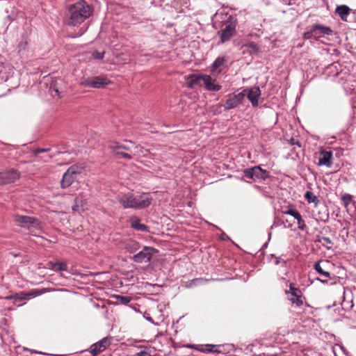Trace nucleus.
Returning a JSON list of instances; mask_svg holds the SVG:
<instances>
[{"mask_svg":"<svg viewBox=\"0 0 356 356\" xmlns=\"http://www.w3.org/2000/svg\"><path fill=\"white\" fill-rule=\"evenodd\" d=\"M93 8L87 1L79 0L69 6L67 17V24L77 26L89 18L93 13Z\"/></svg>","mask_w":356,"mask_h":356,"instance_id":"1","label":"nucleus"},{"mask_svg":"<svg viewBox=\"0 0 356 356\" xmlns=\"http://www.w3.org/2000/svg\"><path fill=\"white\" fill-rule=\"evenodd\" d=\"M118 200L124 209H143L151 204L152 197L149 193L135 196L129 193L119 196Z\"/></svg>","mask_w":356,"mask_h":356,"instance_id":"2","label":"nucleus"},{"mask_svg":"<svg viewBox=\"0 0 356 356\" xmlns=\"http://www.w3.org/2000/svg\"><path fill=\"white\" fill-rule=\"evenodd\" d=\"M83 168L81 165H73L70 166L64 173L60 182L61 187L66 188L69 187L76 179L78 175L81 174Z\"/></svg>","mask_w":356,"mask_h":356,"instance_id":"3","label":"nucleus"},{"mask_svg":"<svg viewBox=\"0 0 356 356\" xmlns=\"http://www.w3.org/2000/svg\"><path fill=\"white\" fill-rule=\"evenodd\" d=\"M332 30L329 26L322 24H316L312 26L309 31H306L303 34L304 39L317 38L323 35H332Z\"/></svg>","mask_w":356,"mask_h":356,"instance_id":"4","label":"nucleus"},{"mask_svg":"<svg viewBox=\"0 0 356 356\" xmlns=\"http://www.w3.org/2000/svg\"><path fill=\"white\" fill-rule=\"evenodd\" d=\"M158 252V250L152 247L145 246L138 253L134 254L132 257L134 261L136 263H147Z\"/></svg>","mask_w":356,"mask_h":356,"instance_id":"5","label":"nucleus"},{"mask_svg":"<svg viewBox=\"0 0 356 356\" xmlns=\"http://www.w3.org/2000/svg\"><path fill=\"white\" fill-rule=\"evenodd\" d=\"M110 83L108 79L104 77L95 76L92 78H87L80 82V86L84 87H90L92 88H101Z\"/></svg>","mask_w":356,"mask_h":356,"instance_id":"6","label":"nucleus"},{"mask_svg":"<svg viewBox=\"0 0 356 356\" xmlns=\"http://www.w3.org/2000/svg\"><path fill=\"white\" fill-rule=\"evenodd\" d=\"M245 90L238 94H229L227 96V100L224 104L225 109L229 110L236 108L242 103L245 97Z\"/></svg>","mask_w":356,"mask_h":356,"instance_id":"7","label":"nucleus"},{"mask_svg":"<svg viewBox=\"0 0 356 356\" xmlns=\"http://www.w3.org/2000/svg\"><path fill=\"white\" fill-rule=\"evenodd\" d=\"M244 176L247 178L255 179H265L268 176L266 170H263L260 166H254L247 168L243 171Z\"/></svg>","mask_w":356,"mask_h":356,"instance_id":"8","label":"nucleus"},{"mask_svg":"<svg viewBox=\"0 0 356 356\" xmlns=\"http://www.w3.org/2000/svg\"><path fill=\"white\" fill-rule=\"evenodd\" d=\"M288 299L293 303L296 305L298 307L301 306L303 304L302 296L301 291L290 284L289 290L286 291Z\"/></svg>","mask_w":356,"mask_h":356,"instance_id":"9","label":"nucleus"},{"mask_svg":"<svg viewBox=\"0 0 356 356\" xmlns=\"http://www.w3.org/2000/svg\"><path fill=\"white\" fill-rule=\"evenodd\" d=\"M14 220L19 226L26 227L28 228L31 227H36L39 225L38 220L36 218L26 216L15 215L14 217Z\"/></svg>","mask_w":356,"mask_h":356,"instance_id":"10","label":"nucleus"},{"mask_svg":"<svg viewBox=\"0 0 356 356\" xmlns=\"http://www.w3.org/2000/svg\"><path fill=\"white\" fill-rule=\"evenodd\" d=\"M111 344V339L108 337H104L99 341L92 344L90 347L89 352L93 355L96 356L99 353L105 350Z\"/></svg>","mask_w":356,"mask_h":356,"instance_id":"11","label":"nucleus"},{"mask_svg":"<svg viewBox=\"0 0 356 356\" xmlns=\"http://www.w3.org/2000/svg\"><path fill=\"white\" fill-rule=\"evenodd\" d=\"M19 178V173L15 170L0 172V183L8 184L15 182Z\"/></svg>","mask_w":356,"mask_h":356,"instance_id":"12","label":"nucleus"},{"mask_svg":"<svg viewBox=\"0 0 356 356\" xmlns=\"http://www.w3.org/2000/svg\"><path fill=\"white\" fill-rule=\"evenodd\" d=\"M236 33V25L232 22H227L222 30L220 41L224 43L229 41Z\"/></svg>","mask_w":356,"mask_h":356,"instance_id":"13","label":"nucleus"},{"mask_svg":"<svg viewBox=\"0 0 356 356\" xmlns=\"http://www.w3.org/2000/svg\"><path fill=\"white\" fill-rule=\"evenodd\" d=\"M225 62L226 59L225 57H218L214 60L210 70L211 74L213 76H217L220 74L224 67Z\"/></svg>","mask_w":356,"mask_h":356,"instance_id":"14","label":"nucleus"},{"mask_svg":"<svg viewBox=\"0 0 356 356\" xmlns=\"http://www.w3.org/2000/svg\"><path fill=\"white\" fill-rule=\"evenodd\" d=\"M202 84L207 90L218 91L221 89V86L216 83V80L207 74H203Z\"/></svg>","mask_w":356,"mask_h":356,"instance_id":"15","label":"nucleus"},{"mask_svg":"<svg viewBox=\"0 0 356 356\" xmlns=\"http://www.w3.org/2000/svg\"><path fill=\"white\" fill-rule=\"evenodd\" d=\"M261 95V91L259 87H253L250 89L247 96L253 106L259 104V98Z\"/></svg>","mask_w":356,"mask_h":356,"instance_id":"16","label":"nucleus"},{"mask_svg":"<svg viewBox=\"0 0 356 356\" xmlns=\"http://www.w3.org/2000/svg\"><path fill=\"white\" fill-rule=\"evenodd\" d=\"M332 153L331 152L323 150L320 153L318 165L330 167L332 165Z\"/></svg>","mask_w":356,"mask_h":356,"instance_id":"17","label":"nucleus"},{"mask_svg":"<svg viewBox=\"0 0 356 356\" xmlns=\"http://www.w3.org/2000/svg\"><path fill=\"white\" fill-rule=\"evenodd\" d=\"M188 82L186 83L187 87L190 88H195L196 86H201L202 85L203 74L197 75L191 74L187 78Z\"/></svg>","mask_w":356,"mask_h":356,"instance_id":"18","label":"nucleus"},{"mask_svg":"<svg viewBox=\"0 0 356 356\" xmlns=\"http://www.w3.org/2000/svg\"><path fill=\"white\" fill-rule=\"evenodd\" d=\"M350 10H351L348 6L346 5H341L338 6L336 8L335 13L339 15L341 20L346 22L347 17L350 15Z\"/></svg>","mask_w":356,"mask_h":356,"instance_id":"19","label":"nucleus"},{"mask_svg":"<svg viewBox=\"0 0 356 356\" xmlns=\"http://www.w3.org/2000/svg\"><path fill=\"white\" fill-rule=\"evenodd\" d=\"M328 261H318L314 264V269L321 275L324 276L326 278H328L330 277V274L329 272L326 271L325 270V266H323L322 264L324 266L325 264H327Z\"/></svg>","mask_w":356,"mask_h":356,"instance_id":"20","label":"nucleus"},{"mask_svg":"<svg viewBox=\"0 0 356 356\" xmlns=\"http://www.w3.org/2000/svg\"><path fill=\"white\" fill-rule=\"evenodd\" d=\"M131 227L139 231L146 232L148 230L147 227L145 225L140 223V220L138 218H132L131 220Z\"/></svg>","mask_w":356,"mask_h":356,"instance_id":"21","label":"nucleus"},{"mask_svg":"<svg viewBox=\"0 0 356 356\" xmlns=\"http://www.w3.org/2000/svg\"><path fill=\"white\" fill-rule=\"evenodd\" d=\"M49 268H52V269H54L55 270H58V271L67 270V263H65V262H56V263L49 262Z\"/></svg>","mask_w":356,"mask_h":356,"instance_id":"22","label":"nucleus"},{"mask_svg":"<svg viewBox=\"0 0 356 356\" xmlns=\"http://www.w3.org/2000/svg\"><path fill=\"white\" fill-rule=\"evenodd\" d=\"M125 248L130 252H133L138 250L140 245L137 241L132 239H129L126 242Z\"/></svg>","mask_w":356,"mask_h":356,"instance_id":"23","label":"nucleus"},{"mask_svg":"<svg viewBox=\"0 0 356 356\" xmlns=\"http://www.w3.org/2000/svg\"><path fill=\"white\" fill-rule=\"evenodd\" d=\"M109 148L113 152V153H117V151H121V149L130 151L131 149L129 147L119 145L118 143H112L109 145Z\"/></svg>","mask_w":356,"mask_h":356,"instance_id":"24","label":"nucleus"},{"mask_svg":"<svg viewBox=\"0 0 356 356\" xmlns=\"http://www.w3.org/2000/svg\"><path fill=\"white\" fill-rule=\"evenodd\" d=\"M83 200L82 199V197H80L79 196L76 197L74 199V205L72 206V210L74 211L79 212L81 211V209L83 207Z\"/></svg>","mask_w":356,"mask_h":356,"instance_id":"25","label":"nucleus"},{"mask_svg":"<svg viewBox=\"0 0 356 356\" xmlns=\"http://www.w3.org/2000/svg\"><path fill=\"white\" fill-rule=\"evenodd\" d=\"M282 213L286 215H290L293 218L299 217V212L292 206H288L286 209L282 211Z\"/></svg>","mask_w":356,"mask_h":356,"instance_id":"26","label":"nucleus"},{"mask_svg":"<svg viewBox=\"0 0 356 356\" xmlns=\"http://www.w3.org/2000/svg\"><path fill=\"white\" fill-rule=\"evenodd\" d=\"M305 197L309 203H317L318 202L316 196L311 191H307Z\"/></svg>","mask_w":356,"mask_h":356,"instance_id":"27","label":"nucleus"},{"mask_svg":"<svg viewBox=\"0 0 356 356\" xmlns=\"http://www.w3.org/2000/svg\"><path fill=\"white\" fill-rule=\"evenodd\" d=\"M115 298L119 303L122 305H127L131 300V298L129 296H122L120 295L115 296Z\"/></svg>","mask_w":356,"mask_h":356,"instance_id":"28","label":"nucleus"},{"mask_svg":"<svg viewBox=\"0 0 356 356\" xmlns=\"http://www.w3.org/2000/svg\"><path fill=\"white\" fill-rule=\"evenodd\" d=\"M49 91L51 92V96L55 97L58 96L60 97V90L57 87V85L56 83H52L50 86Z\"/></svg>","mask_w":356,"mask_h":356,"instance_id":"29","label":"nucleus"},{"mask_svg":"<svg viewBox=\"0 0 356 356\" xmlns=\"http://www.w3.org/2000/svg\"><path fill=\"white\" fill-rule=\"evenodd\" d=\"M341 201L345 207H348L352 201V195L350 194H344L341 197Z\"/></svg>","mask_w":356,"mask_h":356,"instance_id":"30","label":"nucleus"},{"mask_svg":"<svg viewBox=\"0 0 356 356\" xmlns=\"http://www.w3.org/2000/svg\"><path fill=\"white\" fill-rule=\"evenodd\" d=\"M294 218L297 220L298 229L304 230L306 227V225L300 213H299V217H295Z\"/></svg>","mask_w":356,"mask_h":356,"instance_id":"31","label":"nucleus"},{"mask_svg":"<svg viewBox=\"0 0 356 356\" xmlns=\"http://www.w3.org/2000/svg\"><path fill=\"white\" fill-rule=\"evenodd\" d=\"M320 242H321L323 245L325 246L328 249L330 248L329 245H332V242L331 239L330 238H328V237H324V236L322 237L320 239Z\"/></svg>","mask_w":356,"mask_h":356,"instance_id":"32","label":"nucleus"},{"mask_svg":"<svg viewBox=\"0 0 356 356\" xmlns=\"http://www.w3.org/2000/svg\"><path fill=\"white\" fill-rule=\"evenodd\" d=\"M47 291L46 289H43L42 290H34L32 292L29 293L30 297H35L38 296H40L42 293H45Z\"/></svg>","mask_w":356,"mask_h":356,"instance_id":"33","label":"nucleus"},{"mask_svg":"<svg viewBox=\"0 0 356 356\" xmlns=\"http://www.w3.org/2000/svg\"><path fill=\"white\" fill-rule=\"evenodd\" d=\"M116 155L120 156L122 158L131 159V156L129 154L122 152L121 151H117V153H115Z\"/></svg>","mask_w":356,"mask_h":356,"instance_id":"34","label":"nucleus"},{"mask_svg":"<svg viewBox=\"0 0 356 356\" xmlns=\"http://www.w3.org/2000/svg\"><path fill=\"white\" fill-rule=\"evenodd\" d=\"M246 46L254 51H259V47L255 42H250Z\"/></svg>","mask_w":356,"mask_h":356,"instance_id":"35","label":"nucleus"},{"mask_svg":"<svg viewBox=\"0 0 356 356\" xmlns=\"http://www.w3.org/2000/svg\"><path fill=\"white\" fill-rule=\"evenodd\" d=\"M104 56V52L95 51L93 53V57L96 59H101Z\"/></svg>","mask_w":356,"mask_h":356,"instance_id":"36","label":"nucleus"},{"mask_svg":"<svg viewBox=\"0 0 356 356\" xmlns=\"http://www.w3.org/2000/svg\"><path fill=\"white\" fill-rule=\"evenodd\" d=\"M30 298L29 293H21L19 298L21 300H25Z\"/></svg>","mask_w":356,"mask_h":356,"instance_id":"37","label":"nucleus"},{"mask_svg":"<svg viewBox=\"0 0 356 356\" xmlns=\"http://www.w3.org/2000/svg\"><path fill=\"white\" fill-rule=\"evenodd\" d=\"M46 151H47V149H36V150L35 151V154H39V153H42V152H46Z\"/></svg>","mask_w":356,"mask_h":356,"instance_id":"38","label":"nucleus"},{"mask_svg":"<svg viewBox=\"0 0 356 356\" xmlns=\"http://www.w3.org/2000/svg\"><path fill=\"white\" fill-rule=\"evenodd\" d=\"M135 147H136V149H138V148H140V149H143L141 147H138V146H136Z\"/></svg>","mask_w":356,"mask_h":356,"instance_id":"39","label":"nucleus"},{"mask_svg":"<svg viewBox=\"0 0 356 356\" xmlns=\"http://www.w3.org/2000/svg\"><path fill=\"white\" fill-rule=\"evenodd\" d=\"M320 280L321 282H327L326 280H325V281H323V280Z\"/></svg>","mask_w":356,"mask_h":356,"instance_id":"40","label":"nucleus"},{"mask_svg":"<svg viewBox=\"0 0 356 356\" xmlns=\"http://www.w3.org/2000/svg\"><path fill=\"white\" fill-rule=\"evenodd\" d=\"M147 319H148V321H152V318H148Z\"/></svg>","mask_w":356,"mask_h":356,"instance_id":"41","label":"nucleus"}]
</instances>
